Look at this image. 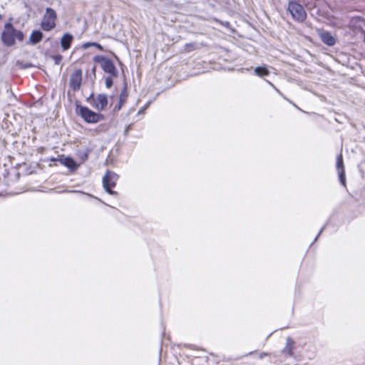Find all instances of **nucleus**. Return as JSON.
Segmentation results:
<instances>
[{
  "label": "nucleus",
  "mask_w": 365,
  "mask_h": 365,
  "mask_svg": "<svg viewBox=\"0 0 365 365\" xmlns=\"http://www.w3.org/2000/svg\"><path fill=\"white\" fill-rule=\"evenodd\" d=\"M24 37V34L21 31L15 29L11 24L7 23L4 25L1 34V41L5 46H11L15 44L16 40L22 41Z\"/></svg>",
  "instance_id": "1"
},
{
  "label": "nucleus",
  "mask_w": 365,
  "mask_h": 365,
  "mask_svg": "<svg viewBox=\"0 0 365 365\" xmlns=\"http://www.w3.org/2000/svg\"><path fill=\"white\" fill-rule=\"evenodd\" d=\"M77 113L83 118V120L89 123H96L103 119V115L101 113H96L87 107L80 106L77 108Z\"/></svg>",
  "instance_id": "2"
},
{
  "label": "nucleus",
  "mask_w": 365,
  "mask_h": 365,
  "mask_svg": "<svg viewBox=\"0 0 365 365\" xmlns=\"http://www.w3.org/2000/svg\"><path fill=\"white\" fill-rule=\"evenodd\" d=\"M287 9L293 19L298 22H302L307 18V13L304 7L296 1H289Z\"/></svg>",
  "instance_id": "3"
},
{
  "label": "nucleus",
  "mask_w": 365,
  "mask_h": 365,
  "mask_svg": "<svg viewBox=\"0 0 365 365\" xmlns=\"http://www.w3.org/2000/svg\"><path fill=\"white\" fill-rule=\"evenodd\" d=\"M94 61L98 63H100L102 69L104 72L110 74L111 77H117L118 75V70L116 69L113 61L105 56H96L94 57Z\"/></svg>",
  "instance_id": "4"
},
{
  "label": "nucleus",
  "mask_w": 365,
  "mask_h": 365,
  "mask_svg": "<svg viewBox=\"0 0 365 365\" xmlns=\"http://www.w3.org/2000/svg\"><path fill=\"white\" fill-rule=\"evenodd\" d=\"M118 175L114 172L107 170L102 179L103 186L106 192L108 194L116 195L117 192L113 191L111 188L114 187L116 185Z\"/></svg>",
  "instance_id": "5"
},
{
  "label": "nucleus",
  "mask_w": 365,
  "mask_h": 365,
  "mask_svg": "<svg viewBox=\"0 0 365 365\" xmlns=\"http://www.w3.org/2000/svg\"><path fill=\"white\" fill-rule=\"evenodd\" d=\"M56 11L51 8H47L46 9V14H44L41 27L43 30L48 31H51L56 26Z\"/></svg>",
  "instance_id": "6"
},
{
  "label": "nucleus",
  "mask_w": 365,
  "mask_h": 365,
  "mask_svg": "<svg viewBox=\"0 0 365 365\" xmlns=\"http://www.w3.org/2000/svg\"><path fill=\"white\" fill-rule=\"evenodd\" d=\"M87 101L98 111L105 110L108 105V97L103 93L98 94L96 96L91 94Z\"/></svg>",
  "instance_id": "7"
},
{
  "label": "nucleus",
  "mask_w": 365,
  "mask_h": 365,
  "mask_svg": "<svg viewBox=\"0 0 365 365\" xmlns=\"http://www.w3.org/2000/svg\"><path fill=\"white\" fill-rule=\"evenodd\" d=\"M82 81V71L81 69H76L71 74L69 80L70 87L76 91L80 89Z\"/></svg>",
  "instance_id": "8"
},
{
  "label": "nucleus",
  "mask_w": 365,
  "mask_h": 365,
  "mask_svg": "<svg viewBox=\"0 0 365 365\" xmlns=\"http://www.w3.org/2000/svg\"><path fill=\"white\" fill-rule=\"evenodd\" d=\"M336 169L338 170L339 180L341 183L345 186V172L344 169V162L341 154H339L336 157Z\"/></svg>",
  "instance_id": "9"
},
{
  "label": "nucleus",
  "mask_w": 365,
  "mask_h": 365,
  "mask_svg": "<svg viewBox=\"0 0 365 365\" xmlns=\"http://www.w3.org/2000/svg\"><path fill=\"white\" fill-rule=\"evenodd\" d=\"M321 39L323 43L329 46H334L336 43L334 37L329 32L322 33Z\"/></svg>",
  "instance_id": "10"
},
{
  "label": "nucleus",
  "mask_w": 365,
  "mask_h": 365,
  "mask_svg": "<svg viewBox=\"0 0 365 365\" xmlns=\"http://www.w3.org/2000/svg\"><path fill=\"white\" fill-rule=\"evenodd\" d=\"M73 38V36L70 34H65L63 36L61 40V44L64 51L70 48Z\"/></svg>",
  "instance_id": "11"
},
{
  "label": "nucleus",
  "mask_w": 365,
  "mask_h": 365,
  "mask_svg": "<svg viewBox=\"0 0 365 365\" xmlns=\"http://www.w3.org/2000/svg\"><path fill=\"white\" fill-rule=\"evenodd\" d=\"M58 161L71 170L76 169V163L71 158H61Z\"/></svg>",
  "instance_id": "12"
},
{
  "label": "nucleus",
  "mask_w": 365,
  "mask_h": 365,
  "mask_svg": "<svg viewBox=\"0 0 365 365\" xmlns=\"http://www.w3.org/2000/svg\"><path fill=\"white\" fill-rule=\"evenodd\" d=\"M294 345V342L292 339V338L287 337V338L286 346H285V347L284 348V349L282 351L283 353H284L285 354H287V355H288L289 356H293Z\"/></svg>",
  "instance_id": "13"
},
{
  "label": "nucleus",
  "mask_w": 365,
  "mask_h": 365,
  "mask_svg": "<svg viewBox=\"0 0 365 365\" xmlns=\"http://www.w3.org/2000/svg\"><path fill=\"white\" fill-rule=\"evenodd\" d=\"M42 38L43 34L40 31H34L29 37V41L32 44H36L40 42Z\"/></svg>",
  "instance_id": "14"
},
{
  "label": "nucleus",
  "mask_w": 365,
  "mask_h": 365,
  "mask_svg": "<svg viewBox=\"0 0 365 365\" xmlns=\"http://www.w3.org/2000/svg\"><path fill=\"white\" fill-rule=\"evenodd\" d=\"M254 72H255V75H257L259 77H263V76H267L269 73V71H268V69L264 66L256 67L255 68Z\"/></svg>",
  "instance_id": "15"
},
{
  "label": "nucleus",
  "mask_w": 365,
  "mask_h": 365,
  "mask_svg": "<svg viewBox=\"0 0 365 365\" xmlns=\"http://www.w3.org/2000/svg\"><path fill=\"white\" fill-rule=\"evenodd\" d=\"M128 93L126 91V88L125 87L123 90L121 91L119 96V102L120 104H124L127 100Z\"/></svg>",
  "instance_id": "16"
},
{
  "label": "nucleus",
  "mask_w": 365,
  "mask_h": 365,
  "mask_svg": "<svg viewBox=\"0 0 365 365\" xmlns=\"http://www.w3.org/2000/svg\"><path fill=\"white\" fill-rule=\"evenodd\" d=\"M91 46L96 47V48H98L99 50H101V51H102V50H103V47H102V46H101V45H100L99 43H95V42H93V43H91V42L85 43H83V46H82V47H83V48H85V49H86V48H89V47H91Z\"/></svg>",
  "instance_id": "17"
},
{
  "label": "nucleus",
  "mask_w": 365,
  "mask_h": 365,
  "mask_svg": "<svg viewBox=\"0 0 365 365\" xmlns=\"http://www.w3.org/2000/svg\"><path fill=\"white\" fill-rule=\"evenodd\" d=\"M112 78L113 77H111V76H110L107 77L105 80L106 86L108 88H110L113 86V81Z\"/></svg>",
  "instance_id": "18"
},
{
  "label": "nucleus",
  "mask_w": 365,
  "mask_h": 365,
  "mask_svg": "<svg viewBox=\"0 0 365 365\" xmlns=\"http://www.w3.org/2000/svg\"><path fill=\"white\" fill-rule=\"evenodd\" d=\"M53 58L55 60V63L56 64H58L61 61L62 56L60 55H58V56H54Z\"/></svg>",
  "instance_id": "19"
},
{
  "label": "nucleus",
  "mask_w": 365,
  "mask_h": 365,
  "mask_svg": "<svg viewBox=\"0 0 365 365\" xmlns=\"http://www.w3.org/2000/svg\"><path fill=\"white\" fill-rule=\"evenodd\" d=\"M123 105V104H120V103L119 102V103H118V105L115 106V108H114V110H115V111H118V110H120Z\"/></svg>",
  "instance_id": "20"
},
{
  "label": "nucleus",
  "mask_w": 365,
  "mask_h": 365,
  "mask_svg": "<svg viewBox=\"0 0 365 365\" xmlns=\"http://www.w3.org/2000/svg\"><path fill=\"white\" fill-rule=\"evenodd\" d=\"M131 127H132V124H129L126 128L125 129V131H124V133L125 135H127L128 131L131 129Z\"/></svg>",
  "instance_id": "21"
},
{
  "label": "nucleus",
  "mask_w": 365,
  "mask_h": 365,
  "mask_svg": "<svg viewBox=\"0 0 365 365\" xmlns=\"http://www.w3.org/2000/svg\"><path fill=\"white\" fill-rule=\"evenodd\" d=\"M185 47H186L187 50L189 51H190V49H193L194 46L191 43H189V44H186Z\"/></svg>",
  "instance_id": "22"
},
{
  "label": "nucleus",
  "mask_w": 365,
  "mask_h": 365,
  "mask_svg": "<svg viewBox=\"0 0 365 365\" xmlns=\"http://www.w3.org/2000/svg\"><path fill=\"white\" fill-rule=\"evenodd\" d=\"M325 226H324L319 231L318 235L317 236V237L315 238V241L317 240V237L322 233L324 229Z\"/></svg>",
  "instance_id": "23"
},
{
  "label": "nucleus",
  "mask_w": 365,
  "mask_h": 365,
  "mask_svg": "<svg viewBox=\"0 0 365 365\" xmlns=\"http://www.w3.org/2000/svg\"><path fill=\"white\" fill-rule=\"evenodd\" d=\"M96 66H93V68H92V72L93 73V75L95 76V73H96Z\"/></svg>",
  "instance_id": "24"
},
{
  "label": "nucleus",
  "mask_w": 365,
  "mask_h": 365,
  "mask_svg": "<svg viewBox=\"0 0 365 365\" xmlns=\"http://www.w3.org/2000/svg\"><path fill=\"white\" fill-rule=\"evenodd\" d=\"M51 161H56V160H58V159H56V158H51Z\"/></svg>",
  "instance_id": "25"
}]
</instances>
